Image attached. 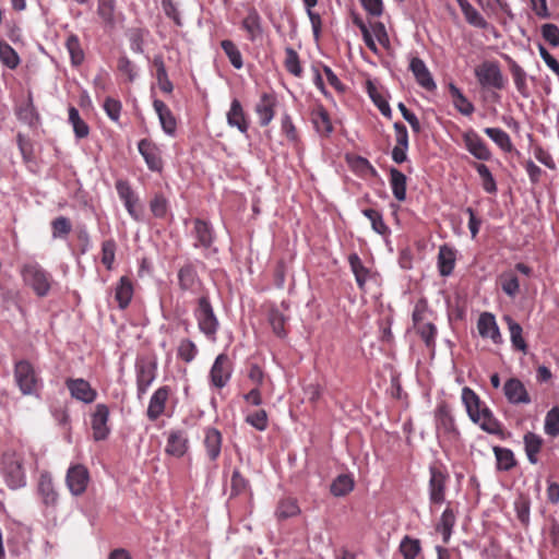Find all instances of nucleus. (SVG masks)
Returning <instances> with one entry per match:
<instances>
[{
  "mask_svg": "<svg viewBox=\"0 0 559 559\" xmlns=\"http://www.w3.org/2000/svg\"><path fill=\"white\" fill-rule=\"evenodd\" d=\"M0 475L9 488L24 487L26 475L23 454L15 450L4 451L0 457Z\"/></svg>",
  "mask_w": 559,
  "mask_h": 559,
  "instance_id": "nucleus-1",
  "label": "nucleus"
},
{
  "mask_svg": "<svg viewBox=\"0 0 559 559\" xmlns=\"http://www.w3.org/2000/svg\"><path fill=\"white\" fill-rule=\"evenodd\" d=\"M20 274L24 284L29 286L38 297H45L50 292L52 277L38 262L23 263Z\"/></svg>",
  "mask_w": 559,
  "mask_h": 559,
  "instance_id": "nucleus-2",
  "label": "nucleus"
},
{
  "mask_svg": "<svg viewBox=\"0 0 559 559\" xmlns=\"http://www.w3.org/2000/svg\"><path fill=\"white\" fill-rule=\"evenodd\" d=\"M194 317L200 332L211 342L217 338L219 321L214 312L207 295H202L198 299V306L194 310Z\"/></svg>",
  "mask_w": 559,
  "mask_h": 559,
  "instance_id": "nucleus-3",
  "label": "nucleus"
},
{
  "mask_svg": "<svg viewBox=\"0 0 559 559\" xmlns=\"http://www.w3.org/2000/svg\"><path fill=\"white\" fill-rule=\"evenodd\" d=\"M474 73L481 88L501 91L507 86V79L497 61H483L475 68Z\"/></svg>",
  "mask_w": 559,
  "mask_h": 559,
  "instance_id": "nucleus-4",
  "label": "nucleus"
},
{
  "mask_svg": "<svg viewBox=\"0 0 559 559\" xmlns=\"http://www.w3.org/2000/svg\"><path fill=\"white\" fill-rule=\"evenodd\" d=\"M14 378L24 395L35 394L43 386L37 371L27 360H20L15 364Z\"/></svg>",
  "mask_w": 559,
  "mask_h": 559,
  "instance_id": "nucleus-5",
  "label": "nucleus"
},
{
  "mask_svg": "<svg viewBox=\"0 0 559 559\" xmlns=\"http://www.w3.org/2000/svg\"><path fill=\"white\" fill-rule=\"evenodd\" d=\"M429 474L428 491L430 503L441 504L445 501L447 485L450 475L447 467L441 463L430 465Z\"/></svg>",
  "mask_w": 559,
  "mask_h": 559,
  "instance_id": "nucleus-6",
  "label": "nucleus"
},
{
  "mask_svg": "<svg viewBox=\"0 0 559 559\" xmlns=\"http://www.w3.org/2000/svg\"><path fill=\"white\" fill-rule=\"evenodd\" d=\"M436 431L440 439L453 441L459 437L454 417L447 402H440L435 412Z\"/></svg>",
  "mask_w": 559,
  "mask_h": 559,
  "instance_id": "nucleus-7",
  "label": "nucleus"
},
{
  "mask_svg": "<svg viewBox=\"0 0 559 559\" xmlns=\"http://www.w3.org/2000/svg\"><path fill=\"white\" fill-rule=\"evenodd\" d=\"M157 362L148 357H140L135 362L138 397L141 399L156 379Z\"/></svg>",
  "mask_w": 559,
  "mask_h": 559,
  "instance_id": "nucleus-8",
  "label": "nucleus"
},
{
  "mask_svg": "<svg viewBox=\"0 0 559 559\" xmlns=\"http://www.w3.org/2000/svg\"><path fill=\"white\" fill-rule=\"evenodd\" d=\"M90 481L88 469L82 464H73L67 471L66 484L73 496L85 492Z\"/></svg>",
  "mask_w": 559,
  "mask_h": 559,
  "instance_id": "nucleus-9",
  "label": "nucleus"
},
{
  "mask_svg": "<svg viewBox=\"0 0 559 559\" xmlns=\"http://www.w3.org/2000/svg\"><path fill=\"white\" fill-rule=\"evenodd\" d=\"M192 236L194 238L193 247L201 248L205 251L212 249L215 241V231L210 222L201 218L193 221Z\"/></svg>",
  "mask_w": 559,
  "mask_h": 559,
  "instance_id": "nucleus-10",
  "label": "nucleus"
},
{
  "mask_svg": "<svg viewBox=\"0 0 559 559\" xmlns=\"http://www.w3.org/2000/svg\"><path fill=\"white\" fill-rule=\"evenodd\" d=\"M66 386L70 392L71 397L84 403L91 404L97 397V392L94 390L88 381L83 378H69L66 380Z\"/></svg>",
  "mask_w": 559,
  "mask_h": 559,
  "instance_id": "nucleus-11",
  "label": "nucleus"
},
{
  "mask_svg": "<svg viewBox=\"0 0 559 559\" xmlns=\"http://www.w3.org/2000/svg\"><path fill=\"white\" fill-rule=\"evenodd\" d=\"M231 377V368L228 356L219 354L210 370L211 384L217 389L224 388Z\"/></svg>",
  "mask_w": 559,
  "mask_h": 559,
  "instance_id": "nucleus-12",
  "label": "nucleus"
},
{
  "mask_svg": "<svg viewBox=\"0 0 559 559\" xmlns=\"http://www.w3.org/2000/svg\"><path fill=\"white\" fill-rule=\"evenodd\" d=\"M178 285L181 290L197 295L200 293L202 282L192 263H187L178 270Z\"/></svg>",
  "mask_w": 559,
  "mask_h": 559,
  "instance_id": "nucleus-13",
  "label": "nucleus"
},
{
  "mask_svg": "<svg viewBox=\"0 0 559 559\" xmlns=\"http://www.w3.org/2000/svg\"><path fill=\"white\" fill-rule=\"evenodd\" d=\"M109 408L105 404H97L94 413L92 414L91 425L93 430V437L96 441L105 440L110 429L108 427Z\"/></svg>",
  "mask_w": 559,
  "mask_h": 559,
  "instance_id": "nucleus-14",
  "label": "nucleus"
},
{
  "mask_svg": "<svg viewBox=\"0 0 559 559\" xmlns=\"http://www.w3.org/2000/svg\"><path fill=\"white\" fill-rule=\"evenodd\" d=\"M463 142L466 150L479 160H489L491 152L486 142L473 129L463 133Z\"/></svg>",
  "mask_w": 559,
  "mask_h": 559,
  "instance_id": "nucleus-15",
  "label": "nucleus"
},
{
  "mask_svg": "<svg viewBox=\"0 0 559 559\" xmlns=\"http://www.w3.org/2000/svg\"><path fill=\"white\" fill-rule=\"evenodd\" d=\"M503 393L508 402L513 405L530 404L532 402L524 383L518 378H510L504 382Z\"/></svg>",
  "mask_w": 559,
  "mask_h": 559,
  "instance_id": "nucleus-16",
  "label": "nucleus"
},
{
  "mask_svg": "<svg viewBox=\"0 0 559 559\" xmlns=\"http://www.w3.org/2000/svg\"><path fill=\"white\" fill-rule=\"evenodd\" d=\"M477 330L483 338H490L493 344L503 342L496 318L490 312H483L477 321Z\"/></svg>",
  "mask_w": 559,
  "mask_h": 559,
  "instance_id": "nucleus-17",
  "label": "nucleus"
},
{
  "mask_svg": "<svg viewBox=\"0 0 559 559\" xmlns=\"http://www.w3.org/2000/svg\"><path fill=\"white\" fill-rule=\"evenodd\" d=\"M37 491L41 503L46 508L55 509L57 507L59 495L55 488L52 478L48 473H43L39 476Z\"/></svg>",
  "mask_w": 559,
  "mask_h": 559,
  "instance_id": "nucleus-18",
  "label": "nucleus"
},
{
  "mask_svg": "<svg viewBox=\"0 0 559 559\" xmlns=\"http://www.w3.org/2000/svg\"><path fill=\"white\" fill-rule=\"evenodd\" d=\"M116 190L129 215L135 221H141L140 212L136 210L139 199L129 182L118 180L116 182Z\"/></svg>",
  "mask_w": 559,
  "mask_h": 559,
  "instance_id": "nucleus-19",
  "label": "nucleus"
},
{
  "mask_svg": "<svg viewBox=\"0 0 559 559\" xmlns=\"http://www.w3.org/2000/svg\"><path fill=\"white\" fill-rule=\"evenodd\" d=\"M409 70L414 74V78L418 85L427 91H435L437 88L436 82L427 68L424 60L419 57H413L409 62Z\"/></svg>",
  "mask_w": 559,
  "mask_h": 559,
  "instance_id": "nucleus-20",
  "label": "nucleus"
},
{
  "mask_svg": "<svg viewBox=\"0 0 559 559\" xmlns=\"http://www.w3.org/2000/svg\"><path fill=\"white\" fill-rule=\"evenodd\" d=\"M139 153L144 158L147 167L152 171H160L163 162L158 147L147 139H143L138 144Z\"/></svg>",
  "mask_w": 559,
  "mask_h": 559,
  "instance_id": "nucleus-21",
  "label": "nucleus"
},
{
  "mask_svg": "<svg viewBox=\"0 0 559 559\" xmlns=\"http://www.w3.org/2000/svg\"><path fill=\"white\" fill-rule=\"evenodd\" d=\"M170 394V388L163 385L158 388L150 399L148 407L146 411L147 418L152 421L159 418L165 412L166 402Z\"/></svg>",
  "mask_w": 559,
  "mask_h": 559,
  "instance_id": "nucleus-22",
  "label": "nucleus"
},
{
  "mask_svg": "<svg viewBox=\"0 0 559 559\" xmlns=\"http://www.w3.org/2000/svg\"><path fill=\"white\" fill-rule=\"evenodd\" d=\"M189 448V440L183 430H170L167 437L165 452L175 457H181Z\"/></svg>",
  "mask_w": 559,
  "mask_h": 559,
  "instance_id": "nucleus-23",
  "label": "nucleus"
},
{
  "mask_svg": "<svg viewBox=\"0 0 559 559\" xmlns=\"http://www.w3.org/2000/svg\"><path fill=\"white\" fill-rule=\"evenodd\" d=\"M153 107H154L155 112L158 116V120H159L163 131L167 135L174 136L176 133V129H177V121H176V118H175L174 114L171 112V110L168 108V106L164 102H162L157 98H155L153 100Z\"/></svg>",
  "mask_w": 559,
  "mask_h": 559,
  "instance_id": "nucleus-24",
  "label": "nucleus"
},
{
  "mask_svg": "<svg viewBox=\"0 0 559 559\" xmlns=\"http://www.w3.org/2000/svg\"><path fill=\"white\" fill-rule=\"evenodd\" d=\"M508 62L509 71L513 79L514 85L519 94L527 98L530 96V88L527 85V73L526 71L511 57L504 56Z\"/></svg>",
  "mask_w": 559,
  "mask_h": 559,
  "instance_id": "nucleus-25",
  "label": "nucleus"
},
{
  "mask_svg": "<svg viewBox=\"0 0 559 559\" xmlns=\"http://www.w3.org/2000/svg\"><path fill=\"white\" fill-rule=\"evenodd\" d=\"M473 423L479 425V427L495 436H502L503 435V428L501 423L493 416L492 412L489 409L488 406L483 407V412L478 414V417L475 416L473 419H471Z\"/></svg>",
  "mask_w": 559,
  "mask_h": 559,
  "instance_id": "nucleus-26",
  "label": "nucleus"
},
{
  "mask_svg": "<svg viewBox=\"0 0 559 559\" xmlns=\"http://www.w3.org/2000/svg\"><path fill=\"white\" fill-rule=\"evenodd\" d=\"M133 284L130 277L121 276L115 286V299L120 309H126L133 297Z\"/></svg>",
  "mask_w": 559,
  "mask_h": 559,
  "instance_id": "nucleus-27",
  "label": "nucleus"
},
{
  "mask_svg": "<svg viewBox=\"0 0 559 559\" xmlns=\"http://www.w3.org/2000/svg\"><path fill=\"white\" fill-rule=\"evenodd\" d=\"M204 447L211 461H216L222 450V433L213 427L204 431Z\"/></svg>",
  "mask_w": 559,
  "mask_h": 559,
  "instance_id": "nucleus-28",
  "label": "nucleus"
},
{
  "mask_svg": "<svg viewBox=\"0 0 559 559\" xmlns=\"http://www.w3.org/2000/svg\"><path fill=\"white\" fill-rule=\"evenodd\" d=\"M311 120L316 130L322 135H329L333 131V124L328 110L322 105H317L311 111Z\"/></svg>",
  "mask_w": 559,
  "mask_h": 559,
  "instance_id": "nucleus-29",
  "label": "nucleus"
},
{
  "mask_svg": "<svg viewBox=\"0 0 559 559\" xmlns=\"http://www.w3.org/2000/svg\"><path fill=\"white\" fill-rule=\"evenodd\" d=\"M448 90L452 98V104L460 114L471 116L475 111L473 103L467 99L454 83H450Z\"/></svg>",
  "mask_w": 559,
  "mask_h": 559,
  "instance_id": "nucleus-30",
  "label": "nucleus"
},
{
  "mask_svg": "<svg viewBox=\"0 0 559 559\" xmlns=\"http://www.w3.org/2000/svg\"><path fill=\"white\" fill-rule=\"evenodd\" d=\"M276 104V97L274 95L263 94L261 99L255 106V111L259 118V122L262 126H266L274 117V106Z\"/></svg>",
  "mask_w": 559,
  "mask_h": 559,
  "instance_id": "nucleus-31",
  "label": "nucleus"
},
{
  "mask_svg": "<svg viewBox=\"0 0 559 559\" xmlns=\"http://www.w3.org/2000/svg\"><path fill=\"white\" fill-rule=\"evenodd\" d=\"M462 402L466 408L467 415L471 419L483 412V407L486 406L480 397L468 386L462 389Z\"/></svg>",
  "mask_w": 559,
  "mask_h": 559,
  "instance_id": "nucleus-32",
  "label": "nucleus"
},
{
  "mask_svg": "<svg viewBox=\"0 0 559 559\" xmlns=\"http://www.w3.org/2000/svg\"><path fill=\"white\" fill-rule=\"evenodd\" d=\"M503 320L508 324V329L510 332V340H511L513 348L515 350L526 354L528 346L522 335L523 334L522 326L516 321H514L510 316H504Z\"/></svg>",
  "mask_w": 559,
  "mask_h": 559,
  "instance_id": "nucleus-33",
  "label": "nucleus"
},
{
  "mask_svg": "<svg viewBox=\"0 0 559 559\" xmlns=\"http://www.w3.org/2000/svg\"><path fill=\"white\" fill-rule=\"evenodd\" d=\"M455 522L456 515L454 513V510L450 507H447L442 512L440 521L436 527L437 532H439L442 535L444 544H448L450 542Z\"/></svg>",
  "mask_w": 559,
  "mask_h": 559,
  "instance_id": "nucleus-34",
  "label": "nucleus"
},
{
  "mask_svg": "<svg viewBox=\"0 0 559 559\" xmlns=\"http://www.w3.org/2000/svg\"><path fill=\"white\" fill-rule=\"evenodd\" d=\"M524 449L527 456V460L531 464H537L538 462V453L540 452L544 440L540 436L534 432H526L524 435Z\"/></svg>",
  "mask_w": 559,
  "mask_h": 559,
  "instance_id": "nucleus-35",
  "label": "nucleus"
},
{
  "mask_svg": "<svg viewBox=\"0 0 559 559\" xmlns=\"http://www.w3.org/2000/svg\"><path fill=\"white\" fill-rule=\"evenodd\" d=\"M455 251L447 245L441 246L438 253V267L442 276H449L455 266Z\"/></svg>",
  "mask_w": 559,
  "mask_h": 559,
  "instance_id": "nucleus-36",
  "label": "nucleus"
},
{
  "mask_svg": "<svg viewBox=\"0 0 559 559\" xmlns=\"http://www.w3.org/2000/svg\"><path fill=\"white\" fill-rule=\"evenodd\" d=\"M227 122L230 127H236L242 133L248 130V123L238 99H234L230 104L229 111L227 112Z\"/></svg>",
  "mask_w": 559,
  "mask_h": 559,
  "instance_id": "nucleus-37",
  "label": "nucleus"
},
{
  "mask_svg": "<svg viewBox=\"0 0 559 559\" xmlns=\"http://www.w3.org/2000/svg\"><path fill=\"white\" fill-rule=\"evenodd\" d=\"M406 176L396 168L390 169V186L394 198L403 202L406 199Z\"/></svg>",
  "mask_w": 559,
  "mask_h": 559,
  "instance_id": "nucleus-38",
  "label": "nucleus"
},
{
  "mask_svg": "<svg viewBox=\"0 0 559 559\" xmlns=\"http://www.w3.org/2000/svg\"><path fill=\"white\" fill-rule=\"evenodd\" d=\"M0 62L9 70H15L21 63V58L16 50L4 39H0Z\"/></svg>",
  "mask_w": 559,
  "mask_h": 559,
  "instance_id": "nucleus-39",
  "label": "nucleus"
},
{
  "mask_svg": "<svg viewBox=\"0 0 559 559\" xmlns=\"http://www.w3.org/2000/svg\"><path fill=\"white\" fill-rule=\"evenodd\" d=\"M153 64L156 69V80L159 90L166 94H170L174 90V85L168 78L163 57L155 56Z\"/></svg>",
  "mask_w": 559,
  "mask_h": 559,
  "instance_id": "nucleus-40",
  "label": "nucleus"
},
{
  "mask_svg": "<svg viewBox=\"0 0 559 559\" xmlns=\"http://www.w3.org/2000/svg\"><path fill=\"white\" fill-rule=\"evenodd\" d=\"M355 481L352 475L341 474L331 484L330 491L334 497H344L353 491Z\"/></svg>",
  "mask_w": 559,
  "mask_h": 559,
  "instance_id": "nucleus-41",
  "label": "nucleus"
},
{
  "mask_svg": "<svg viewBox=\"0 0 559 559\" xmlns=\"http://www.w3.org/2000/svg\"><path fill=\"white\" fill-rule=\"evenodd\" d=\"M492 450L498 471L509 472L516 465L514 453L510 449L496 445Z\"/></svg>",
  "mask_w": 559,
  "mask_h": 559,
  "instance_id": "nucleus-42",
  "label": "nucleus"
},
{
  "mask_svg": "<svg viewBox=\"0 0 559 559\" xmlns=\"http://www.w3.org/2000/svg\"><path fill=\"white\" fill-rule=\"evenodd\" d=\"M498 283L502 292L511 298H514L520 292V282L513 271L501 273Z\"/></svg>",
  "mask_w": 559,
  "mask_h": 559,
  "instance_id": "nucleus-43",
  "label": "nucleus"
},
{
  "mask_svg": "<svg viewBox=\"0 0 559 559\" xmlns=\"http://www.w3.org/2000/svg\"><path fill=\"white\" fill-rule=\"evenodd\" d=\"M348 263L352 272L355 275L356 283L360 289L365 288L366 281L369 276V270L364 265L361 259L357 253H352L348 257Z\"/></svg>",
  "mask_w": 559,
  "mask_h": 559,
  "instance_id": "nucleus-44",
  "label": "nucleus"
},
{
  "mask_svg": "<svg viewBox=\"0 0 559 559\" xmlns=\"http://www.w3.org/2000/svg\"><path fill=\"white\" fill-rule=\"evenodd\" d=\"M484 132L489 136L502 151L512 152L514 146L512 144L510 135L500 128H485Z\"/></svg>",
  "mask_w": 559,
  "mask_h": 559,
  "instance_id": "nucleus-45",
  "label": "nucleus"
},
{
  "mask_svg": "<svg viewBox=\"0 0 559 559\" xmlns=\"http://www.w3.org/2000/svg\"><path fill=\"white\" fill-rule=\"evenodd\" d=\"M69 112V123L72 126L74 134L78 139H84L90 133V128L87 123L81 118L79 110L71 106L68 110Z\"/></svg>",
  "mask_w": 559,
  "mask_h": 559,
  "instance_id": "nucleus-46",
  "label": "nucleus"
},
{
  "mask_svg": "<svg viewBox=\"0 0 559 559\" xmlns=\"http://www.w3.org/2000/svg\"><path fill=\"white\" fill-rule=\"evenodd\" d=\"M362 214L370 221L372 229L381 235L388 236L390 234V228L383 221L382 214L374 209H365L362 210Z\"/></svg>",
  "mask_w": 559,
  "mask_h": 559,
  "instance_id": "nucleus-47",
  "label": "nucleus"
},
{
  "mask_svg": "<svg viewBox=\"0 0 559 559\" xmlns=\"http://www.w3.org/2000/svg\"><path fill=\"white\" fill-rule=\"evenodd\" d=\"M67 50L70 55L71 63L75 67L80 66L84 60V52L76 35H70L66 41Z\"/></svg>",
  "mask_w": 559,
  "mask_h": 559,
  "instance_id": "nucleus-48",
  "label": "nucleus"
},
{
  "mask_svg": "<svg viewBox=\"0 0 559 559\" xmlns=\"http://www.w3.org/2000/svg\"><path fill=\"white\" fill-rule=\"evenodd\" d=\"M474 168L481 179L483 189L488 193H496L497 183L489 168L481 163H474Z\"/></svg>",
  "mask_w": 559,
  "mask_h": 559,
  "instance_id": "nucleus-49",
  "label": "nucleus"
},
{
  "mask_svg": "<svg viewBox=\"0 0 559 559\" xmlns=\"http://www.w3.org/2000/svg\"><path fill=\"white\" fill-rule=\"evenodd\" d=\"M400 551L404 559H416L421 551L420 540L405 536L400 544Z\"/></svg>",
  "mask_w": 559,
  "mask_h": 559,
  "instance_id": "nucleus-50",
  "label": "nucleus"
},
{
  "mask_svg": "<svg viewBox=\"0 0 559 559\" xmlns=\"http://www.w3.org/2000/svg\"><path fill=\"white\" fill-rule=\"evenodd\" d=\"M242 27L251 40H254L261 34L260 16L257 11L252 10L248 13L242 21Z\"/></svg>",
  "mask_w": 559,
  "mask_h": 559,
  "instance_id": "nucleus-51",
  "label": "nucleus"
},
{
  "mask_svg": "<svg viewBox=\"0 0 559 559\" xmlns=\"http://www.w3.org/2000/svg\"><path fill=\"white\" fill-rule=\"evenodd\" d=\"M544 430L545 433L550 437H557L559 435V406H554L547 412Z\"/></svg>",
  "mask_w": 559,
  "mask_h": 559,
  "instance_id": "nucleus-52",
  "label": "nucleus"
},
{
  "mask_svg": "<svg viewBox=\"0 0 559 559\" xmlns=\"http://www.w3.org/2000/svg\"><path fill=\"white\" fill-rule=\"evenodd\" d=\"M284 66L293 75L299 78L302 74V67L298 53L293 48L285 49Z\"/></svg>",
  "mask_w": 559,
  "mask_h": 559,
  "instance_id": "nucleus-53",
  "label": "nucleus"
},
{
  "mask_svg": "<svg viewBox=\"0 0 559 559\" xmlns=\"http://www.w3.org/2000/svg\"><path fill=\"white\" fill-rule=\"evenodd\" d=\"M222 49L228 57L230 63L235 69H241L243 66L242 56L237 46L228 39H225L221 43Z\"/></svg>",
  "mask_w": 559,
  "mask_h": 559,
  "instance_id": "nucleus-54",
  "label": "nucleus"
},
{
  "mask_svg": "<svg viewBox=\"0 0 559 559\" xmlns=\"http://www.w3.org/2000/svg\"><path fill=\"white\" fill-rule=\"evenodd\" d=\"M516 518L524 527L530 525L531 502L527 497L520 496L514 502Z\"/></svg>",
  "mask_w": 559,
  "mask_h": 559,
  "instance_id": "nucleus-55",
  "label": "nucleus"
},
{
  "mask_svg": "<svg viewBox=\"0 0 559 559\" xmlns=\"http://www.w3.org/2000/svg\"><path fill=\"white\" fill-rule=\"evenodd\" d=\"M368 94L370 96V98L372 99V102L374 103V105L378 107V109L380 110V112L388 117V118H391V115H392V110L390 108V105L389 103L385 100V98L377 91V88L372 85L371 82H368Z\"/></svg>",
  "mask_w": 559,
  "mask_h": 559,
  "instance_id": "nucleus-56",
  "label": "nucleus"
},
{
  "mask_svg": "<svg viewBox=\"0 0 559 559\" xmlns=\"http://www.w3.org/2000/svg\"><path fill=\"white\" fill-rule=\"evenodd\" d=\"M51 228L53 239L66 238L70 234L72 225L68 217L59 216L51 222Z\"/></svg>",
  "mask_w": 559,
  "mask_h": 559,
  "instance_id": "nucleus-57",
  "label": "nucleus"
},
{
  "mask_svg": "<svg viewBox=\"0 0 559 559\" xmlns=\"http://www.w3.org/2000/svg\"><path fill=\"white\" fill-rule=\"evenodd\" d=\"M116 257V242L114 239H107L102 243V263L107 270H112Z\"/></svg>",
  "mask_w": 559,
  "mask_h": 559,
  "instance_id": "nucleus-58",
  "label": "nucleus"
},
{
  "mask_svg": "<svg viewBox=\"0 0 559 559\" xmlns=\"http://www.w3.org/2000/svg\"><path fill=\"white\" fill-rule=\"evenodd\" d=\"M177 354L185 362H191L198 354L197 345L191 340L185 338L179 343Z\"/></svg>",
  "mask_w": 559,
  "mask_h": 559,
  "instance_id": "nucleus-59",
  "label": "nucleus"
},
{
  "mask_svg": "<svg viewBox=\"0 0 559 559\" xmlns=\"http://www.w3.org/2000/svg\"><path fill=\"white\" fill-rule=\"evenodd\" d=\"M415 329L417 330L418 334L420 335V337L423 338V341L425 342V344L428 347L435 346L437 328L433 323L425 322V323L418 324L417 326H415Z\"/></svg>",
  "mask_w": 559,
  "mask_h": 559,
  "instance_id": "nucleus-60",
  "label": "nucleus"
},
{
  "mask_svg": "<svg viewBox=\"0 0 559 559\" xmlns=\"http://www.w3.org/2000/svg\"><path fill=\"white\" fill-rule=\"evenodd\" d=\"M150 209L155 217L164 218L168 213V201L163 194L157 193L151 200Z\"/></svg>",
  "mask_w": 559,
  "mask_h": 559,
  "instance_id": "nucleus-61",
  "label": "nucleus"
},
{
  "mask_svg": "<svg viewBox=\"0 0 559 559\" xmlns=\"http://www.w3.org/2000/svg\"><path fill=\"white\" fill-rule=\"evenodd\" d=\"M147 34L146 31L142 28H132L128 33V38L130 43V49L133 52L142 53L143 52V44L144 36Z\"/></svg>",
  "mask_w": 559,
  "mask_h": 559,
  "instance_id": "nucleus-62",
  "label": "nucleus"
},
{
  "mask_svg": "<svg viewBox=\"0 0 559 559\" xmlns=\"http://www.w3.org/2000/svg\"><path fill=\"white\" fill-rule=\"evenodd\" d=\"M103 108L110 120L118 122L122 109L121 102L112 97H107L104 100Z\"/></svg>",
  "mask_w": 559,
  "mask_h": 559,
  "instance_id": "nucleus-63",
  "label": "nucleus"
},
{
  "mask_svg": "<svg viewBox=\"0 0 559 559\" xmlns=\"http://www.w3.org/2000/svg\"><path fill=\"white\" fill-rule=\"evenodd\" d=\"M543 38L552 47L559 46V27L552 23H546L540 27Z\"/></svg>",
  "mask_w": 559,
  "mask_h": 559,
  "instance_id": "nucleus-64",
  "label": "nucleus"
}]
</instances>
